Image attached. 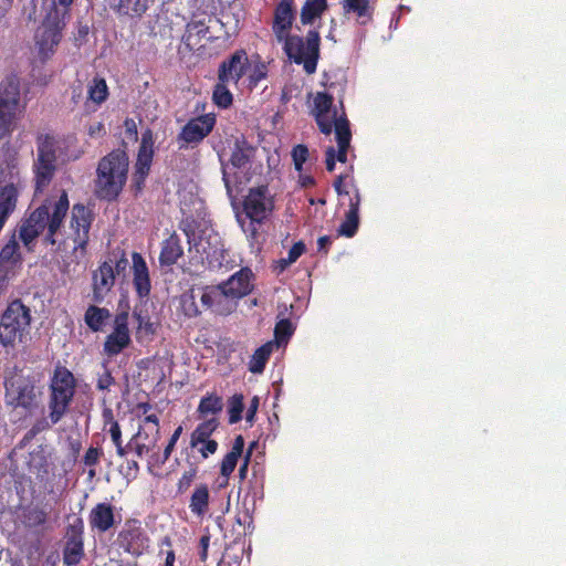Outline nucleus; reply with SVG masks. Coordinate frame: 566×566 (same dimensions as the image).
<instances>
[{
    "label": "nucleus",
    "mask_w": 566,
    "mask_h": 566,
    "mask_svg": "<svg viewBox=\"0 0 566 566\" xmlns=\"http://www.w3.org/2000/svg\"><path fill=\"white\" fill-rule=\"evenodd\" d=\"M95 195L112 201L118 197L127 179L128 157L124 150L116 149L103 157L97 166Z\"/></svg>",
    "instance_id": "obj_1"
},
{
    "label": "nucleus",
    "mask_w": 566,
    "mask_h": 566,
    "mask_svg": "<svg viewBox=\"0 0 566 566\" xmlns=\"http://www.w3.org/2000/svg\"><path fill=\"white\" fill-rule=\"evenodd\" d=\"M30 308L20 300L8 305L0 319V343L4 347H14L29 333Z\"/></svg>",
    "instance_id": "obj_2"
},
{
    "label": "nucleus",
    "mask_w": 566,
    "mask_h": 566,
    "mask_svg": "<svg viewBox=\"0 0 566 566\" xmlns=\"http://www.w3.org/2000/svg\"><path fill=\"white\" fill-rule=\"evenodd\" d=\"M57 145L50 135L38 137L36 157L33 163L35 192H42L52 181L57 168Z\"/></svg>",
    "instance_id": "obj_3"
},
{
    "label": "nucleus",
    "mask_w": 566,
    "mask_h": 566,
    "mask_svg": "<svg viewBox=\"0 0 566 566\" xmlns=\"http://www.w3.org/2000/svg\"><path fill=\"white\" fill-rule=\"evenodd\" d=\"M284 51L289 59L293 60L295 63H303L304 70L307 74L314 73L319 54L318 32L310 31L305 43L303 39L297 35L286 38L284 43Z\"/></svg>",
    "instance_id": "obj_4"
},
{
    "label": "nucleus",
    "mask_w": 566,
    "mask_h": 566,
    "mask_svg": "<svg viewBox=\"0 0 566 566\" xmlns=\"http://www.w3.org/2000/svg\"><path fill=\"white\" fill-rule=\"evenodd\" d=\"M67 4H61L55 0L51 1L48 13L36 34L38 43L42 50H51L61 40V32L66 25L69 18Z\"/></svg>",
    "instance_id": "obj_5"
},
{
    "label": "nucleus",
    "mask_w": 566,
    "mask_h": 566,
    "mask_svg": "<svg viewBox=\"0 0 566 566\" xmlns=\"http://www.w3.org/2000/svg\"><path fill=\"white\" fill-rule=\"evenodd\" d=\"M50 418L56 423L72 400L74 395L73 375L65 368H57L51 382Z\"/></svg>",
    "instance_id": "obj_6"
},
{
    "label": "nucleus",
    "mask_w": 566,
    "mask_h": 566,
    "mask_svg": "<svg viewBox=\"0 0 566 566\" xmlns=\"http://www.w3.org/2000/svg\"><path fill=\"white\" fill-rule=\"evenodd\" d=\"M20 101L19 83L8 78L0 84V140L8 136L17 118Z\"/></svg>",
    "instance_id": "obj_7"
},
{
    "label": "nucleus",
    "mask_w": 566,
    "mask_h": 566,
    "mask_svg": "<svg viewBox=\"0 0 566 566\" xmlns=\"http://www.w3.org/2000/svg\"><path fill=\"white\" fill-rule=\"evenodd\" d=\"M92 216L91 211L82 203H76L72 208L71 230L74 247L73 253L78 258L77 253L82 256L85 252V247L88 242V231L91 228Z\"/></svg>",
    "instance_id": "obj_8"
},
{
    "label": "nucleus",
    "mask_w": 566,
    "mask_h": 566,
    "mask_svg": "<svg viewBox=\"0 0 566 566\" xmlns=\"http://www.w3.org/2000/svg\"><path fill=\"white\" fill-rule=\"evenodd\" d=\"M312 114L321 132L325 135H329L333 128L336 130V124L339 122L348 120L343 115L338 116L337 112L332 108L333 97L326 93H317L314 96Z\"/></svg>",
    "instance_id": "obj_9"
},
{
    "label": "nucleus",
    "mask_w": 566,
    "mask_h": 566,
    "mask_svg": "<svg viewBox=\"0 0 566 566\" xmlns=\"http://www.w3.org/2000/svg\"><path fill=\"white\" fill-rule=\"evenodd\" d=\"M6 398L11 406L31 408L36 405L38 394L29 380L19 377L6 382Z\"/></svg>",
    "instance_id": "obj_10"
},
{
    "label": "nucleus",
    "mask_w": 566,
    "mask_h": 566,
    "mask_svg": "<svg viewBox=\"0 0 566 566\" xmlns=\"http://www.w3.org/2000/svg\"><path fill=\"white\" fill-rule=\"evenodd\" d=\"M53 202L54 201L46 200L36 208L20 227V239L25 245L31 243L46 228L50 213L53 209Z\"/></svg>",
    "instance_id": "obj_11"
},
{
    "label": "nucleus",
    "mask_w": 566,
    "mask_h": 566,
    "mask_svg": "<svg viewBox=\"0 0 566 566\" xmlns=\"http://www.w3.org/2000/svg\"><path fill=\"white\" fill-rule=\"evenodd\" d=\"M272 206V200L268 197V188L262 186L250 189L249 195L244 199L243 209L252 221L261 222L266 218Z\"/></svg>",
    "instance_id": "obj_12"
},
{
    "label": "nucleus",
    "mask_w": 566,
    "mask_h": 566,
    "mask_svg": "<svg viewBox=\"0 0 566 566\" xmlns=\"http://www.w3.org/2000/svg\"><path fill=\"white\" fill-rule=\"evenodd\" d=\"M218 424L219 423L216 418L208 419L199 424L191 434V450H197L203 458H208L210 454H213L217 450L218 443L214 440H209L208 438L217 429Z\"/></svg>",
    "instance_id": "obj_13"
},
{
    "label": "nucleus",
    "mask_w": 566,
    "mask_h": 566,
    "mask_svg": "<svg viewBox=\"0 0 566 566\" xmlns=\"http://www.w3.org/2000/svg\"><path fill=\"white\" fill-rule=\"evenodd\" d=\"M248 67L249 57L247 52L243 50L237 51L220 64L218 80L220 82H233L237 84Z\"/></svg>",
    "instance_id": "obj_14"
},
{
    "label": "nucleus",
    "mask_w": 566,
    "mask_h": 566,
    "mask_svg": "<svg viewBox=\"0 0 566 566\" xmlns=\"http://www.w3.org/2000/svg\"><path fill=\"white\" fill-rule=\"evenodd\" d=\"M211 23H219V20L209 18L208 23L203 20H193L187 24L186 32L182 36L184 43L190 50H198L203 46V42L212 40Z\"/></svg>",
    "instance_id": "obj_15"
},
{
    "label": "nucleus",
    "mask_w": 566,
    "mask_h": 566,
    "mask_svg": "<svg viewBox=\"0 0 566 566\" xmlns=\"http://www.w3.org/2000/svg\"><path fill=\"white\" fill-rule=\"evenodd\" d=\"M214 118L205 115L191 119L181 130L179 138L186 144L202 140L213 128Z\"/></svg>",
    "instance_id": "obj_16"
},
{
    "label": "nucleus",
    "mask_w": 566,
    "mask_h": 566,
    "mask_svg": "<svg viewBox=\"0 0 566 566\" xmlns=\"http://www.w3.org/2000/svg\"><path fill=\"white\" fill-rule=\"evenodd\" d=\"M251 276L252 272L249 269H242L219 286L224 294H228L232 300H237L250 293L252 289Z\"/></svg>",
    "instance_id": "obj_17"
},
{
    "label": "nucleus",
    "mask_w": 566,
    "mask_h": 566,
    "mask_svg": "<svg viewBox=\"0 0 566 566\" xmlns=\"http://www.w3.org/2000/svg\"><path fill=\"white\" fill-rule=\"evenodd\" d=\"M83 557V538L81 527L72 525L67 530L66 544L63 552V562L66 566L80 563Z\"/></svg>",
    "instance_id": "obj_18"
},
{
    "label": "nucleus",
    "mask_w": 566,
    "mask_h": 566,
    "mask_svg": "<svg viewBox=\"0 0 566 566\" xmlns=\"http://www.w3.org/2000/svg\"><path fill=\"white\" fill-rule=\"evenodd\" d=\"M69 210V199L67 193L65 191L62 192L61 197L53 202V209L50 213V218L46 223L48 234L45 240L51 243L55 244V234L60 230L63 220L66 216V212Z\"/></svg>",
    "instance_id": "obj_19"
},
{
    "label": "nucleus",
    "mask_w": 566,
    "mask_h": 566,
    "mask_svg": "<svg viewBox=\"0 0 566 566\" xmlns=\"http://www.w3.org/2000/svg\"><path fill=\"white\" fill-rule=\"evenodd\" d=\"M113 260L104 262L98 270L93 273V289L94 297L96 301L103 298V296L112 289L115 282V271L113 269Z\"/></svg>",
    "instance_id": "obj_20"
},
{
    "label": "nucleus",
    "mask_w": 566,
    "mask_h": 566,
    "mask_svg": "<svg viewBox=\"0 0 566 566\" xmlns=\"http://www.w3.org/2000/svg\"><path fill=\"white\" fill-rule=\"evenodd\" d=\"M119 539L125 549L135 555H139L148 546L147 536L140 527L135 525L120 532Z\"/></svg>",
    "instance_id": "obj_21"
},
{
    "label": "nucleus",
    "mask_w": 566,
    "mask_h": 566,
    "mask_svg": "<svg viewBox=\"0 0 566 566\" xmlns=\"http://www.w3.org/2000/svg\"><path fill=\"white\" fill-rule=\"evenodd\" d=\"M90 525L101 533L108 531L115 523L113 507L106 503L97 504L90 513Z\"/></svg>",
    "instance_id": "obj_22"
},
{
    "label": "nucleus",
    "mask_w": 566,
    "mask_h": 566,
    "mask_svg": "<svg viewBox=\"0 0 566 566\" xmlns=\"http://www.w3.org/2000/svg\"><path fill=\"white\" fill-rule=\"evenodd\" d=\"M18 201V189L13 182L0 187V231L8 217L14 211Z\"/></svg>",
    "instance_id": "obj_23"
},
{
    "label": "nucleus",
    "mask_w": 566,
    "mask_h": 566,
    "mask_svg": "<svg viewBox=\"0 0 566 566\" xmlns=\"http://www.w3.org/2000/svg\"><path fill=\"white\" fill-rule=\"evenodd\" d=\"M134 284L140 296L147 295L150 291V282L146 262L139 253L133 254Z\"/></svg>",
    "instance_id": "obj_24"
},
{
    "label": "nucleus",
    "mask_w": 566,
    "mask_h": 566,
    "mask_svg": "<svg viewBox=\"0 0 566 566\" xmlns=\"http://www.w3.org/2000/svg\"><path fill=\"white\" fill-rule=\"evenodd\" d=\"M184 254V249L180 244V238L172 233L163 244L159 256V262L163 266H170L175 264Z\"/></svg>",
    "instance_id": "obj_25"
},
{
    "label": "nucleus",
    "mask_w": 566,
    "mask_h": 566,
    "mask_svg": "<svg viewBox=\"0 0 566 566\" xmlns=\"http://www.w3.org/2000/svg\"><path fill=\"white\" fill-rule=\"evenodd\" d=\"M150 163H151V153L148 151L143 144L140 147L138 159L136 163V170L133 175V187L135 188L136 192L142 191L144 187L145 179L149 172L150 169Z\"/></svg>",
    "instance_id": "obj_26"
},
{
    "label": "nucleus",
    "mask_w": 566,
    "mask_h": 566,
    "mask_svg": "<svg viewBox=\"0 0 566 566\" xmlns=\"http://www.w3.org/2000/svg\"><path fill=\"white\" fill-rule=\"evenodd\" d=\"M209 490L206 484L197 485L190 497L189 509L197 516H203L209 509Z\"/></svg>",
    "instance_id": "obj_27"
},
{
    "label": "nucleus",
    "mask_w": 566,
    "mask_h": 566,
    "mask_svg": "<svg viewBox=\"0 0 566 566\" xmlns=\"http://www.w3.org/2000/svg\"><path fill=\"white\" fill-rule=\"evenodd\" d=\"M277 348V342H268L259 347L252 356L250 361V371L253 374H260L263 371L266 360L272 354L273 349Z\"/></svg>",
    "instance_id": "obj_28"
},
{
    "label": "nucleus",
    "mask_w": 566,
    "mask_h": 566,
    "mask_svg": "<svg viewBox=\"0 0 566 566\" xmlns=\"http://www.w3.org/2000/svg\"><path fill=\"white\" fill-rule=\"evenodd\" d=\"M335 133H336V140L338 144L337 160L340 163H345L347 148L349 147L350 138H352L349 122L342 120L338 124H336Z\"/></svg>",
    "instance_id": "obj_29"
},
{
    "label": "nucleus",
    "mask_w": 566,
    "mask_h": 566,
    "mask_svg": "<svg viewBox=\"0 0 566 566\" xmlns=\"http://www.w3.org/2000/svg\"><path fill=\"white\" fill-rule=\"evenodd\" d=\"M253 154V148L244 139H235L230 161L237 168L248 165Z\"/></svg>",
    "instance_id": "obj_30"
},
{
    "label": "nucleus",
    "mask_w": 566,
    "mask_h": 566,
    "mask_svg": "<svg viewBox=\"0 0 566 566\" xmlns=\"http://www.w3.org/2000/svg\"><path fill=\"white\" fill-rule=\"evenodd\" d=\"M326 8V0H307L301 12L303 24L312 23Z\"/></svg>",
    "instance_id": "obj_31"
},
{
    "label": "nucleus",
    "mask_w": 566,
    "mask_h": 566,
    "mask_svg": "<svg viewBox=\"0 0 566 566\" xmlns=\"http://www.w3.org/2000/svg\"><path fill=\"white\" fill-rule=\"evenodd\" d=\"M153 0H119L118 11L126 15H140L149 7Z\"/></svg>",
    "instance_id": "obj_32"
},
{
    "label": "nucleus",
    "mask_w": 566,
    "mask_h": 566,
    "mask_svg": "<svg viewBox=\"0 0 566 566\" xmlns=\"http://www.w3.org/2000/svg\"><path fill=\"white\" fill-rule=\"evenodd\" d=\"M109 317L106 308L90 306L85 313V322L88 327L95 332L99 331L104 321Z\"/></svg>",
    "instance_id": "obj_33"
},
{
    "label": "nucleus",
    "mask_w": 566,
    "mask_h": 566,
    "mask_svg": "<svg viewBox=\"0 0 566 566\" xmlns=\"http://www.w3.org/2000/svg\"><path fill=\"white\" fill-rule=\"evenodd\" d=\"M129 342V335H119L118 333H112L106 338L104 349L108 355H117L125 347L128 346Z\"/></svg>",
    "instance_id": "obj_34"
},
{
    "label": "nucleus",
    "mask_w": 566,
    "mask_h": 566,
    "mask_svg": "<svg viewBox=\"0 0 566 566\" xmlns=\"http://www.w3.org/2000/svg\"><path fill=\"white\" fill-rule=\"evenodd\" d=\"M223 402L222 398L216 395H210L201 399L198 412L201 417H206L207 415H216L222 411Z\"/></svg>",
    "instance_id": "obj_35"
},
{
    "label": "nucleus",
    "mask_w": 566,
    "mask_h": 566,
    "mask_svg": "<svg viewBox=\"0 0 566 566\" xmlns=\"http://www.w3.org/2000/svg\"><path fill=\"white\" fill-rule=\"evenodd\" d=\"M19 243L14 238L10 239L9 242L2 248L0 252V263L1 264H14L20 260V254L18 253Z\"/></svg>",
    "instance_id": "obj_36"
},
{
    "label": "nucleus",
    "mask_w": 566,
    "mask_h": 566,
    "mask_svg": "<svg viewBox=\"0 0 566 566\" xmlns=\"http://www.w3.org/2000/svg\"><path fill=\"white\" fill-rule=\"evenodd\" d=\"M229 82H218L213 91V101L221 107H228L232 103V94L230 93L227 84Z\"/></svg>",
    "instance_id": "obj_37"
},
{
    "label": "nucleus",
    "mask_w": 566,
    "mask_h": 566,
    "mask_svg": "<svg viewBox=\"0 0 566 566\" xmlns=\"http://www.w3.org/2000/svg\"><path fill=\"white\" fill-rule=\"evenodd\" d=\"M108 91L105 80L103 78H94L93 84L90 86L88 95L90 98L99 104L104 102L107 97Z\"/></svg>",
    "instance_id": "obj_38"
},
{
    "label": "nucleus",
    "mask_w": 566,
    "mask_h": 566,
    "mask_svg": "<svg viewBox=\"0 0 566 566\" xmlns=\"http://www.w3.org/2000/svg\"><path fill=\"white\" fill-rule=\"evenodd\" d=\"M293 20V10L290 3L281 2L275 10L274 24L291 27Z\"/></svg>",
    "instance_id": "obj_39"
},
{
    "label": "nucleus",
    "mask_w": 566,
    "mask_h": 566,
    "mask_svg": "<svg viewBox=\"0 0 566 566\" xmlns=\"http://www.w3.org/2000/svg\"><path fill=\"white\" fill-rule=\"evenodd\" d=\"M374 7L369 0H356V20L363 24L371 21Z\"/></svg>",
    "instance_id": "obj_40"
},
{
    "label": "nucleus",
    "mask_w": 566,
    "mask_h": 566,
    "mask_svg": "<svg viewBox=\"0 0 566 566\" xmlns=\"http://www.w3.org/2000/svg\"><path fill=\"white\" fill-rule=\"evenodd\" d=\"M134 319L137 322L138 326V333L145 332L146 334H154L155 327L154 323L150 322L149 317L147 316L146 312L143 308H135L133 313Z\"/></svg>",
    "instance_id": "obj_41"
},
{
    "label": "nucleus",
    "mask_w": 566,
    "mask_h": 566,
    "mask_svg": "<svg viewBox=\"0 0 566 566\" xmlns=\"http://www.w3.org/2000/svg\"><path fill=\"white\" fill-rule=\"evenodd\" d=\"M220 298H224V293L221 291L220 286H217L206 290L201 294L200 301L203 306L213 311L214 303L219 302Z\"/></svg>",
    "instance_id": "obj_42"
},
{
    "label": "nucleus",
    "mask_w": 566,
    "mask_h": 566,
    "mask_svg": "<svg viewBox=\"0 0 566 566\" xmlns=\"http://www.w3.org/2000/svg\"><path fill=\"white\" fill-rule=\"evenodd\" d=\"M293 328L292 324L289 319L280 321L274 329L275 339L273 342H277V347L281 343L286 342L287 338L292 335Z\"/></svg>",
    "instance_id": "obj_43"
},
{
    "label": "nucleus",
    "mask_w": 566,
    "mask_h": 566,
    "mask_svg": "<svg viewBox=\"0 0 566 566\" xmlns=\"http://www.w3.org/2000/svg\"><path fill=\"white\" fill-rule=\"evenodd\" d=\"M243 411V396L242 395H234L230 399V407H229V422L235 423L241 419V413Z\"/></svg>",
    "instance_id": "obj_44"
},
{
    "label": "nucleus",
    "mask_w": 566,
    "mask_h": 566,
    "mask_svg": "<svg viewBox=\"0 0 566 566\" xmlns=\"http://www.w3.org/2000/svg\"><path fill=\"white\" fill-rule=\"evenodd\" d=\"M353 237L354 235V203H350L348 211L346 212V220L339 226L337 230V237Z\"/></svg>",
    "instance_id": "obj_45"
},
{
    "label": "nucleus",
    "mask_w": 566,
    "mask_h": 566,
    "mask_svg": "<svg viewBox=\"0 0 566 566\" xmlns=\"http://www.w3.org/2000/svg\"><path fill=\"white\" fill-rule=\"evenodd\" d=\"M235 301L228 294H224V298H220L219 302L214 303L213 312L220 315H228L235 308Z\"/></svg>",
    "instance_id": "obj_46"
},
{
    "label": "nucleus",
    "mask_w": 566,
    "mask_h": 566,
    "mask_svg": "<svg viewBox=\"0 0 566 566\" xmlns=\"http://www.w3.org/2000/svg\"><path fill=\"white\" fill-rule=\"evenodd\" d=\"M292 157L295 165V169L301 171L303 164L307 160L308 149L304 145H297L292 150Z\"/></svg>",
    "instance_id": "obj_47"
},
{
    "label": "nucleus",
    "mask_w": 566,
    "mask_h": 566,
    "mask_svg": "<svg viewBox=\"0 0 566 566\" xmlns=\"http://www.w3.org/2000/svg\"><path fill=\"white\" fill-rule=\"evenodd\" d=\"M27 522L31 526H39L45 523L46 521V513L39 507H34L29 510V512L25 515Z\"/></svg>",
    "instance_id": "obj_48"
},
{
    "label": "nucleus",
    "mask_w": 566,
    "mask_h": 566,
    "mask_svg": "<svg viewBox=\"0 0 566 566\" xmlns=\"http://www.w3.org/2000/svg\"><path fill=\"white\" fill-rule=\"evenodd\" d=\"M114 332L119 335H129L128 331V312L124 311L116 315L114 321Z\"/></svg>",
    "instance_id": "obj_49"
},
{
    "label": "nucleus",
    "mask_w": 566,
    "mask_h": 566,
    "mask_svg": "<svg viewBox=\"0 0 566 566\" xmlns=\"http://www.w3.org/2000/svg\"><path fill=\"white\" fill-rule=\"evenodd\" d=\"M111 438L113 443L117 448V455L118 457H126L128 452H126V449L122 446L120 442V429L117 422H113L109 429Z\"/></svg>",
    "instance_id": "obj_50"
},
{
    "label": "nucleus",
    "mask_w": 566,
    "mask_h": 566,
    "mask_svg": "<svg viewBox=\"0 0 566 566\" xmlns=\"http://www.w3.org/2000/svg\"><path fill=\"white\" fill-rule=\"evenodd\" d=\"M244 449V439L242 436H238L232 444V449L230 452H228L223 460H239L243 453Z\"/></svg>",
    "instance_id": "obj_51"
},
{
    "label": "nucleus",
    "mask_w": 566,
    "mask_h": 566,
    "mask_svg": "<svg viewBox=\"0 0 566 566\" xmlns=\"http://www.w3.org/2000/svg\"><path fill=\"white\" fill-rule=\"evenodd\" d=\"M125 449H126V452H128L127 455L137 457V458L151 457L149 454V452H150L149 448H147L145 446H140L137 441H130L125 447Z\"/></svg>",
    "instance_id": "obj_52"
},
{
    "label": "nucleus",
    "mask_w": 566,
    "mask_h": 566,
    "mask_svg": "<svg viewBox=\"0 0 566 566\" xmlns=\"http://www.w3.org/2000/svg\"><path fill=\"white\" fill-rule=\"evenodd\" d=\"M196 475H197V469L196 468H191L190 470L186 471L182 474V476L180 478L179 482H178V491L180 493L186 492L190 488V485L193 482Z\"/></svg>",
    "instance_id": "obj_53"
},
{
    "label": "nucleus",
    "mask_w": 566,
    "mask_h": 566,
    "mask_svg": "<svg viewBox=\"0 0 566 566\" xmlns=\"http://www.w3.org/2000/svg\"><path fill=\"white\" fill-rule=\"evenodd\" d=\"M118 471L127 479L136 478L138 471V462H120Z\"/></svg>",
    "instance_id": "obj_54"
},
{
    "label": "nucleus",
    "mask_w": 566,
    "mask_h": 566,
    "mask_svg": "<svg viewBox=\"0 0 566 566\" xmlns=\"http://www.w3.org/2000/svg\"><path fill=\"white\" fill-rule=\"evenodd\" d=\"M182 308H184L185 314L189 317L196 316L200 313L198 306L196 305L193 295L184 297Z\"/></svg>",
    "instance_id": "obj_55"
},
{
    "label": "nucleus",
    "mask_w": 566,
    "mask_h": 566,
    "mask_svg": "<svg viewBox=\"0 0 566 566\" xmlns=\"http://www.w3.org/2000/svg\"><path fill=\"white\" fill-rule=\"evenodd\" d=\"M264 455L263 447L260 446L259 441H253L243 458V460L249 461L251 458H261Z\"/></svg>",
    "instance_id": "obj_56"
},
{
    "label": "nucleus",
    "mask_w": 566,
    "mask_h": 566,
    "mask_svg": "<svg viewBox=\"0 0 566 566\" xmlns=\"http://www.w3.org/2000/svg\"><path fill=\"white\" fill-rule=\"evenodd\" d=\"M305 251V245L303 242L295 243L289 251L287 262H295Z\"/></svg>",
    "instance_id": "obj_57"
},
{
    "label": "nucleus",
    "mask_w": 566,
    "mask_h": 566,
    "mask_svg": "<svg viewBox=\"0 0 566 566\" xmlns=\"http://www.w3.org/2000/svg\"><path fill=\"white\" fill-rule=\"evenodd\" d=\"M266 76V66L264 64L256 65L250 75L251 82L256 84Z\"/></svg>",
    "instance_id": "obj_58"
},
{
    "label": "nucleus",
    "mask_w": 566,
    "mask_h": 566,
    "mask_svg": "<svg viewBox=\"0 0 566 566\" xmlns=\"http://www.w3.org/2000/svg\"><path fill=\"white\" fill-rule=\"evenodd\" d=\"M235 465H237V462H222L221 474H222V478L224 481L220 483V486H223L227 484L228 478L234 471Z\"/></svg>",
    "instance_id": "obj_59"
},
{
    "label": "nucleus",
    "mask_w": 566,
    "mask_h": 566,
    "mask_svg": "<svg viewBox=\"0 0 566 566\" xmlns=\"http://www.w3.org/2000/svg\"><path fill=\"white\" fill-rule=\"evenodd\" d=\"M113 382V377L111 374L105 370L103 375L99 376L97 380V388L101 390L107 389Z\"/></svg>",
    "instance_id": "obj_60"
},
{
    "label": "nucleus",
    "mask_w": 566,
    "mask_h": 566,
    "mask_svg": "<svg viewBox=\"0 0 566 566\" xmlns=\"http://www.w3.org/2000/svg\"><path fill=\"white\" fill-rule=\"evenodd\" d=\"M290 28L291 27L274 24L273 29H274L275 35L280 42L281 41L285 42L286 38H290L287 35V31L290 30Z\"/></svg>",
    "instance_id": "obj_61"
},
{
    "label": "nucleus",
    "mask_w": 566,
    "mask_h": 566,
    "mask_svg": "<svg viewBox=\"0 0 566 566\" xmlns=\"http://www.w3.org/2000/svg\"><path fill=\"white\" fill-rule=\"evenodd\" d=\"M258 407H259V398L258 397H253L251 402H250V407L248 409V412H247V421L251 422L255 416V412L258 410Z\"/></svg>",
    "instance_id": "obj_62"
},
{
    "label": "nucleus",
    "mask_w": 566,
    "mask_h": 566,
    "mask_svg": "<svg viewBox=\"0 0 566 566\" xmlns=\"http://www.w3.org/2000/svg\"><path fill=\"white\" fill-rule=\"evenodd\" d=\"M335 167V150L333 147H329L326 150V168L328 171H332Z\"/></svg>",
    "instance_id": "obj_63"
},
{
    "label": "nucleus",
    "mask_w": 566,
    "mask_h": 566,
    "mask_svg": "<svg viewBox=\"0 0 566 566\" xmlns=\"http://www.w3.org/2000/svg\"><path fill=\"white\" fill-rule=\"evenodd\" d=\"M104 132V126L102 123H94L92 125H90L88 127V134L91 136H101Z\"/></svg>",
    "instance_id": "obj_64"
}]
</instances>
